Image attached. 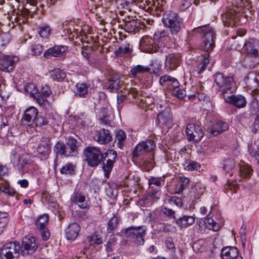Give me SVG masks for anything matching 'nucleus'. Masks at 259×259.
Returning a JSON list of instances; mask_svg holds the SVG:
<instances>
[{"label":"nucleus","mask_w":259,"mask_h":259,"mask_svg":"<svg viewBox=\"0 0 259 259\" xmlns=\"http://www.w3.org/2000/svg\"><path fill=\"white\" fill-rule=\"evenodd\" d=\"M194 31L203 33L202 42L200 46L201 49L206 53L197 58V64L196 67L198 69V73L201 74L206 69L210 62V55L209 53L212 50L215 46L214 39L215 34L211 27L209 26H203L194 29Z\"/></svg>","instance_id":"nucleus-1"},{"label":"nucleus","mask_w":259,"mask_h":259,"mask_svg":"<svg viewBox=\"0 0 259 259\" xmlns=\"http://www.w3.org/2000/svg\"><path fill=\"white\" fill-rule=\"evenodd\" d=\"M77 141L69 137L67 139L66 144L63 142L58 141L54 146V151L57 155L64 157L75 156L78 153Z\"/></svg>","instance_id":"nucleus-2"},{"label":"nucleus","mask_w":259,"mask_h":259,"mask_svg":"<svg viewBox=\"0 0 259 259\" xmlns=\"http://www.w3.org/2000/svg\"><path fill=\"white\" fill-rule=\"evenodd\" d=\"M213 78L219 91L221 92L223 97L226 94H232L233 92L234 80L232 77L218 72L213 75Z\"/></svg>","instance_id":"nucleus-3"},{"label":"nucleus","mask_w":259,"mask_h":259,"mask_svg":"<svg viewBox=\"0 0 259 259\" xmlns=\"http://www.w3.org/2000/svg\"><path fill=\"white\" fill-rule=\"evenodd\" d=\"M164 25L169 28L172 35L177 34L181 30L182 21L178 14L174 12H165L162 17Z\"/></svg>","instance_id":"nucleus-4"},{"label":"nucleus","mask_w":259,"mask_h":259,"mask_svg":"<svg viewBox=\"0 0 259 259\" xmlns=\"http://www.w3.org/2000/svg\"><path fill=\"white\" fill-rule=\"evenodd\" d=\"M83 154L85 161L91 167L97 166L101 163L104 158L101 150L97 147H86L84 150Z\"/></svg>","instance_id":"nucleus-5"},{"label":"nucleus","mask_w":259,"mask_h":259,"mask_svg":"<svg viewBox=\"0 0 259 259\" xmlns=\"http://www.w3.org/2000/svg\"><path fill=\"white\" fill-rule=\"evenodd\" d=\"M241 7L234 6L227 10L223 15L222 20L224 25L233 27L237 25L240 21L239 18L243 14ZM244 12V10H243Z\"/></svg>","instance_id":"nucleus-6"},{"label":"nucleus","mask_w":259,"mask_h":259,"mask_svg":"<svg viewBox=\"0 0 259 259\" xmlns=\"http://www.w3.org/2000/svg\"><path fill=\"white\" fill-rule=\"evenodd\" d=\"M146 227L144 226L130 227L125 230L126 237L138 245L144 243V236L146 235Z\"/></svg>","instance_id":"nucleus-7"},{"label":"nucleus","mask_w":259,"mask_h":259,"mask_svg":"<svg viewBox=\"0 0 259 259\" xmlns=\"http://www.w3.org/2000/svg\"><path fill=\"white\" fill-rule=\"evenodd\" d=\"M20 245L18 242L7 243L0 249V259H18Z\"/></svg>","instance_id":"nucleus-8"},{"label":"nucleus","mask_w":259,"mask_h":259,"mask_svg":"<svg viewBox=\"0 0 259 259\" xmlns=\"http://www.w3.org/2000/svg\"><path fill=\"white\" fill-rule=\"evenodd\" d=\"M173 121L172 114L171 109L166 106L164 110L159 111L157 115L156 120V124L162 128H168L172 124Z\"/></svg>","instance_id":"nucleus-9"},{"label":"nucleus","mask_w":259,"mask_h":259,"mask_svg":"<svg viewBox=\"0 0 259 259\" xmlns=\"http://www.w3.org/2000/svg\"><path fill=\"white\" fill-rule=\"evenodd\" d=\"M140 49L141 51L153 53L154 52H162L163 49L158 45L156 46L154 39L149 36H144L140 40Z\"/></svg>","instance_id":"nucleus-10"},{"label":"nucleus","mask_w":259,"mask_h":259,"mask_svg":"<svg viewBox=\"0 0 259 259\" xmlns=\"http://www.w3.org/2000/svg\"><path fill=\"white\" fill-rule=\"evenodd\" d=\"M38 242L36 239L33 237L26 236L22 242L20 246L21 254L23 255H27L33 253L37 249Z\"/></svg>","instance_id":"nucleus-11"},{"label":"nucleus","mask_w":259,"mask_h":259,"mask_svg":"<svg viewBox=\"0 0 259 259\" xmlns=\"http://www.w3.org/2000/svg\"><path fill=\"white\" fill-rule=\"evenodd\" d=\"M185 132L187 136V139L190 141L196 142L199 141L203 136L201 127L194 124H188Z\"/></svg>","instance_id":"nucleus-12"},{"label":"nucleus","mask_w":259,"mask_h":259,"mask_svg":"<svg viewBox=\"0 0 259 259\" xmlns=\"http://www.w3.org/2000/svg\"><path fill=\"white\" fill-rule=\"evenodd\" d=\"M18 61V58L16 56L0 55V70L8 72H12Z\"/></svg>","instance_id":"nucleus-13"},{"label":"nucleus","mask_w":259,"mask_h":259,"mask_svg":"<svg viewBox=\"0 0 259 259\" xmlns=\"http://www.w3.org/2000/svg\"><path fill=\"white\" fill-rule=\"evenodd\" d=\"M48 221L49 215L48 214H44L40 215L35 223L44 240H47L50 236L49 231L47 228Z\"/></svg>","instance_id":"nucleus-14"},{"label":"nucleus","mask_w":259,"mask_h":259,"mask_svg":"<svg viewBox=\"0 0 259 259\" xmlns=\"http://www.w3.org/2000/svg\"><path fill=\"white\" fill-rule=\"evenodd\" d=\"M181 58V55L179 53L169 54L165 59L166 67L171 70H175L180 64Z\"/></svg>","instance_id":"nucleus-15"},{"label":"nucleus","mask_w":259,"mask_h":259,"mask_svg":"<svg viewBox=\"0 0 259 259\" xmlns=\"http://www.w3.org/2000/svg\"><path fill=\"white\" fill-rule=\"evenodd\" d=\"M107 79L109 82L107 89L110 92L119 89L120 79L118 73L112 70H110L107 74Z\"/></svg>","instance_id":"nucleus-16"},{"label":"nucleus","mask_w":259,"mask_h":259,"mask_svg":"<svg viewBox=\"0 0 259 259\" xmlns=\"http://www.w3.org/2000/svg\"><path fill=\"white\" fill-rule=\"evenodd\" d=\"M224 99L226 102L233 104L239 108L244 107L246 104V99L240 95L228 97L224 96Z\"/></svg>","instance_id":"nucleus-17"},{"label":"nucleus","mask_w":259,"mask_h":259,"mask_svg":"<svg viewBox=\"0 0 259 259\" xmlns=\"http://www.w3.org/2000/svg\"><path fill=\"white\" fill-rule=\"evenodd\" d=\"M94 138L95 141L100 144H108L112 140V136L109 131L104 128L97 131Z\"/></svg>","instance_id":"nucleus-18"},{"label":"nucleus","mask_w":259,"mask_h":259,"mask_svg":"<svg viewBox=\"0 0 259 259\" xmlns=\"http://www.w3.org/2000/svg\"><path fill=\"white\" fill-rule=\"evenodd\" d=\"M246 85L251 89L259 88V74L255 72H249L244 78Z\"/></svg>","instance_id":"nucleus-19"},{"label":"nucleus","mask_w":259,"mask_h":259,"mask_svg":"<svg viewBox=\"0 0 259 259\" xmlns=\"http://www.w3.org/2000/svg\"><path fill=\"white\" fill-rule=\"evenodd\" d=\"M159 83L160 85L167 88L171 92L179 85V82L177 79L167 75L162 76L160 78Z\"/></svg>","instance_id":"nucleus-20"},{"label":"nucleus","mask_w":259,"mask_h":259,"mask_svg":"<svg viewBox=\"0 0 259 259\" xmlns=\"http://www.w3.org/2000/svg\"><path fill=\"white\" fill-rule=\"evenodd\" d=\"M67 50V47L66 46H55L47 50L44 53V56L46 58H51L52 57H58L62 56Z\"/></svg>","instance_id":"nucleus-21"},{"label":"nucleus","mask_w":259,"mask_h":259,"mask_svg":"<svg viewBox=\"0 0 259 259\" xmlns=\"http://www.w3.org/2000/svg\"><path fill=\"white\" fill-rule=\"evenodd\" d=\"M80 226L76 223L70 224L66 229V237L68 240H74L78 236Z\"/></svg>","instance_id":"nucleus-22"},{"label":"nucleus","mask_w":259,"mask_h":259,"mask_svg":"<svg viewBox=\"0 0 259 259\" xmlns=\"http://www.w3.org/2000/svg\"><path fill=\"white\" fill-rule=\"evenodd\" d=\"M228 124L223 121H218L209 129L210 133L213 136H217L228 130Z\"/></svg>","instance_id":"nucleus-23"},{"label":"nucleus","mask_w":259,"mask_h":259,"mask_svg":"<svg viewBox=\"0 0 259 259\" xmlns=\"http://www.w3.org/2000/svg\"><path fill=\"white\" fill-rule=\"evenodd\" d=\"M238 254L237 248L234 247H226L222 249L221 256L223 259H234Z\"/></svg>","instance_id":"nucleus-24"},{"label":"nucleus","mask_w":259,"mask_h":259,"mask_svg":"<svg viewBox=\"0 0 259 259\" xmlns=\"http://www.w3.org/2000/svg\"><path fill=\"white\" fill-rule=\"evenodd\" d=\"M31 11L25 9L22 11H20L17 13L16 17L15 18V23L18 25H21L22 24H25L27 22L28 17L30 13L32 12H34L35 10L31 9Z\"/></svg>","instance_id":"nucleus-25"},{"label":"nucleus","mask_w":259,"mask_h":259,"mask_svg":"<svg viewBox=\"0 0 259 259\" xmlns=\"http://www.w3.org/2000/svg\"><path fill=\"white\" fill-rule=\"evenodd\" d=\"M155 39L158 40V46L161 43L164 44V47L168 48L167 46L169 45V40L170 38L168 33L165 30L157 31L155 33Z\"/></svg>","instance_id":"nucleus-26"},{"label":"nucleus","mask_w":259,"mask_h":259,"mask_svg":"<svg viewBox=\"0 0 259 259\" xmlns=\"http://www.w3.org/2000/svg\"><path fill=\"white\" fill-rule=\"evenodd\" d=\"M37 152L44 157L48 156L51 151L50 141L45 139L41 142L37 148Z\"/></svg>","instance_id":"nucleus-27"},{"label":"nucleus","mask_w":259,"mask_h":259,"mask_svg":"<svg viewBox=\"0 0 259 259\" xmlns=\"http://www.w3.org/2000/svg\"><path fill=\"white\" fill-rule=\"evenodd\" d=\"M37 114V109L34 107L31 106L25 111L22 119L27 122H34V118H36Z\"/></svg>","instance_id":"nucleus-28"},{"label":"nucleus","mask_w":259,"mask_h":259,"mask_svg":"<svg viewBox=\"0 0 259 259\" xmlns=\"http://www.w3.org/2000/svg\"><path fill=\"white\" fill-rule=\"evenodd\" d=\"M72 201L78 205L81 208H85L87 207V202L85 201V196L80 193H75L71 197Z\"/></svg>","instance_id":"nucleus-29"},{"label":"nucleus","mask_w":259,"mask_h":259,"mask_svg":"<svg viewBox=\"0 0 259 259\" xmlns=\"http://www.w3.org/2000/svg\"><path fill=\"white\" fill-rule=\"evenodd\" d=\"M195 218L193 216L184 215L182 218L176 221V224L181 228H187L192 225L195 222Z\"/></svg>","instance_id":"nucleus-30"},{"label":"nucleus","mask_w":259,"mask_h":259,"mask_svg":"<svg viewBox=\"0 0 259 259\" xmlns=\"http://www.w3.org/2000/svg\"><path fill=\"white\" fill-rule=\"evenodd\" d=\"M190 181L188 178L186 177H180L178 183L175 186V192L176 193H181L182 191L188 187Z\"/></svg>","instance_id":"nucleus-31"},{"label":"nucleus","mask_w":259,"mask_h":259,"mask_svg":"<svg viewBox=\"0 0 259 259\" xmlns=\"http://www.w3.org/2000/svg\"><path fill=\"white\" fill-rule=\"evenodd\" d=\"M244 50H246L247 53L251 54L254 57L258 55V52L257 48L256 42L255 40H252V41H248L244 45Z\"/></svg>","instance_id":"nucleus-32"},{"label":"nucleus","mask_w":259,"mask_h":259,"mask_svg":"<svg viewBox=\"0 0 259 259\" xmlns=\"http://www.w3.org/2000/svg\"><path fill=\"white\" fill-rule=\"evenodd\" d=\"M52 119L50 116H44L42 115H38L36 116V118H34V123H35L37 126H42L49 124Z\"/></svg>","instance_id":"nucleus-33"},{"label":"nucleus","mask_w":259,"mask_h":259,"mask_svg":"<svg viewBox=\"0 0 259 259\" xmlns=\"http://www.w3.org/2000/svg\"><path fill=\"white\" fill-rule=\"evenodd\" d=\"M235 166V162L232 158H229L225 159L223 162V168L226 173L230 176L233 175V171Z\"/></svg>","instance_id":"nucleus-34"},{"label":"nucleus","mask_w":259,"mask_h":259,"mask_svg":"<svg viewBox=\"0 0 259 259\" xmlns=\"http://www.w3.org/2000/svg\"><path fill=\"white\" fill-rule=\"evenodd\" d=\"M50 75L53 80L58 81L64 80L66 76V73L59 68H56L52 70Z\"/></svg>","instance_id":"nucleus-35"},{"label":"nucleus","mask_w":259,"mask_h":259,"mask_svg":"<svg viewBox=\"0 0 259 259\" xmlns=\"http://www.w3.org/2000/svg\"><path fill=\"white\" fill-rule=\"evenodd\" d=\"M75 94L80 97H84L88 94V87L84 83H78L75 85Z\"/></svg>","instance_id":"nucleus-36"},{"label":"nucleus","mask_w":259,"mask_h":259,"mask_svg":"<svg viewBox=\"0 0 259 259\" xmlns=\"http://www.w3.org/2000/svg\"><path fill=\"white\" fill-rule=\"evenodd\" d=\"M133 50V46L130 44H126L120 46L116 51L117 55L130 54Z\"/></svg>","instance_id":"nucleus-37"},{"label":"nucleus","mask_w":259,"mask_h":259,"mask_svg":"<svg viewBox=\"0 0 259 259\" xmlns=\"http://www.w3.org/2000/svg\"><path fill=\"white\" fill-rule=\"evenodd\" d=\"M165 182L164 178L163 177H151L148 180L149 185L151 188H153L152 185H155L158 187H160L161 185H163Z\"/></svg>","instance_id":"nucleus-38"},{"label":"nucleus","mask_w":259,"mask_h":259,"mask_svg":"<svg viewBox=\"0 0 259 259\" xmlns=\"http://www.w3.org/2000/svg\"><path fill=\"white\" fill-rule=\"evenodd\" d=\"M150 70V68L148 66L138 65L133 67L131 72L132 74L136 75L138 73L148 72Z\"/></svg>","instance_id":"nucleus-39"},{"label":"nucleus","mask_w":259,"mask_h":259,"mask_svg":"<svg viewBox=\"0 0 259 259\" xmlns=\"http://www.w3.org/2000/svg\"><path fill=\"white\" fill-rule=\"evenodd\" d=\"M209 216V214L206 216L204 221L205 223L208 225V227L209 229H211L214 231H218L219 230V225Z\"/></svg>","instance_id":"nucleus-40"},{"label":"nucleus","mask_w":259,"mask_h":259,"mask_svg":"<svg viewBox=\"0 0 259 259\" xmlns=\"http://www.w3.org/2000/svg\"><path fill=\"white\" fill-rule=\"evenodd\" d=\"M51 31L50 26L45 25L39 27L38 33L41 37L48 38L50 34Z\"/></svg>","instance_id":"nucleus-41"},{"label":"nucleus","mask_w":259,"mask_h":259,"mask_svg":"<svg viewBox=\"0 0 259 259\" xmlns=\"http://www.w3.org/2000/svg\"><path fill=\"white\" fill-rule=\"evenodd\" d=\"M75 166L71 163H67L61 169L60 172L62 174L69 175L74 174Z\"/></svg>","instance_id":"nucleus-42"},{"label":"nucleus","mask_w":259,"mask_h":259,"mask_svg":"<svg viewBox=\"0 0 259 259\" xmlns=\"http://www.w3.org/2000/svg\"><path fill=\"white\" fill-rule=\"evenodd\" d=\"M248 151L250 155L252 157L257 156L259 155V146L257 142L251 143L248 145Z\"/></svg>","instance_id":"nucleus-43"},{"label":"nucleus","mask_w":259,"mask_h":259,"mask_svg":"<svg viewBox=\"0 0 259 259\" xmlns=\"http://www.w3.org/2000/svg\"><path fill=\"white\" fill-rule=\"evenodd\" d=\"M125 139L126 134L123 131L120 130L117 132L116 135V141H117V145L119 147H122Z\"/></svg>","instance_id":"nucleus-44"},{"label":"nucleus","mask_w":259,"mask_h":259,"mask_svg":"<svg viewBox=\"0 0 259 259\" xmlns=\"http://www.w3.org/2000/svg\"><path fill=\"white\" fill-rule=\"evenodd\" d=\"M141 143L147 152L152 151L155 147V143L152 140H146Z\"/></svg>","instance_id":"nucleus-45"},{"label":"nucleus","mask_w":259,"mask_h":259,"mask_svg":"<svg viewBox=\"0 0 259 259\" xmlns=\"http://www.w3.org/2000/svg\"><path fill=\"white\" fill-rule=\"evenodd\" d=\"M143 146L141 143H139L135 148L133 152V157H137L140 155H143L147 153V151L143 148Z\"/></svg>","instance_id":"nucleus-46"},{"label":"nucleus","mask_w":259,"mask_h":259,"mask_svg":"<svg viewBox=\"0 0 259 259\" xmlns=\"http://www.w3.org/2000/svg\"><path fill=\"white\" fill-rule=\"evenodd\" d=\"M252 169L247 165H241L240 166V175L244 177H249L251 174Z\"/></svg>","instance_id":"nucleus-47"},{"label":"nucleus","mask_w":259,"mask_h":259,"mask_svg":"<svg viewBox=\"0 0 259 259\" xmlns=\"http://www.w3.org/2000/svg\"><path fill=\"white\" fill-rule=\"evenodd\" d=\"M172 93L179 99H183L186 96V92L185 90L181 89L179 85L174 89Z\"/></svg>","instance_id":"nucleus-48"},{"label":"nucleus","mask_w":259,"mask_h":259,"mask_svg":"<svg viewBox=\"0 0 259 259\" xmlns=\"http://www.w3.org/2000/svg\"><path fill=\"white\" fill-rule=\"evenodd\" d=\"M114 162H112L107 160L105 163H104L103 168L105 171V176L106 178H108L109 174L112 169Z\"/></svg>","instance_id":"nucleus-49"},{"label":"nucleus","mask_w":259,"mask_h":259,"mask_svg":"<svg viewBox=\"0 0 259 259\" xmlns=\"http://www.w3.org/2000/svg\"><path fill=\"white\" fill-rule=\"evenodd\" d=\"M11 36L8 33H0V46L4 47L10 41Z\"/></svg>","instance_id":"nucleus-50"},{"label":"nucleus","mask_w":259,"mask_h":259,"mask_svg":"<svg viewBox=\"0 0 259 259\" xmlns=\"http://www.w3.org/2000/svg\"><path fill=\"white\" fill-rule=\"evenodd\" d=\"M165 244L166 245L167 248L169 250V251L172 254H175L176 249L172 239L171 238H167L165 240Z\"/></svg>","instance_id":"nucleus-51"},{"label":"nucleus","mask_w":259,"mask_h":259,"mask_svg":"<svg viewBox=\"0 0 259 259\" xmlns=\"http://www.w3.org/2000/svg\"><path fill=\"white\" fill-rule=\"evenodd\" d=\"M116 156V152L113 149L108 150L105 153V157L107 158V160L112 162H115Z\"/></svg>","instance_id":"nucleus-52"},{"label":"nucleus","mask_w":259,"mask_h":259,"mask_svg":"<svg viewBox=\"0 0 259 259\" xmlns=\"http://www.w3.org/2000/svg\"><path fill=\"white\" fill-rule=\"evenodd\" d=\"M118 218L116 216L111 218L108 224V229L112 230L116 228L118 224Z\"/></svg>","instance_id":"nucleus-53"},{"label":"nucleus","mask_w":259,"mask_h":259,"mask_svg":"<svg viewBox=\"0 0 259 259\" xmlns=\"http://www.w3.org/2000/svg\"><path fill=\"white\" fill-rule=\"evenodd\" d=\"M25 90L27 93H29L32 96L38 92L36 85L33 83H30L27 85L25 86Z\"/></svg>","instance_id":"nucleus-54"},{"label":"nucleus","mask_w":259,"mask_h":259,"mask_svg":"<svg viewBox=\"0 0 259 259\" xmlns=\"http://www.w3.org/2000/svg\"><path fill=\"white\" fill-rule=\"evenodd\" d=\"M1 190L10 196H14L16 193V191L14 189L10 187L8 185L2 186L1 187Z\"/></svg>","instance_id":"nucleus-55"},{"label":"nucleus","mask_w":259,"mask_h":259,"mask_svg":"<svg viewBox=\"0 0 259 259\" xmlns=\"http://www.w3.org/2000/svg\"><path fill=\"white\" fill-rule=\"evenodd\" d=\"M159 230L165 233H167L176 231V227L171 224H165L160 227Z\"/></svg>","instance_id":"nucleus-56"},{"label":"nucleus","mask_w":259,"mask_h":259,"mask_svg":"<svg viewBox=\"0 0 259 259\" xmlns=\"http://www.w3.org/2000/svg\"><path fill=\"white\" fill-rule=\"evenodd\" d=\"M42 51L41 45L39 44L33 45L31 46V53L33 55H37L40 54Z\"/></svg>","instance_id":"nucleus-57"},{"label":"nucleus","mask_w":259,"mask_h":259,"mask_svg":"<svg viewBox=\"0 0 259 259\" xmlns=\"http://www.w3.org/2000/svg\"><path fill=\"white\" fill-rule=\"evenodd\" d=\"M33 98L36 100V102L40 105L42 106L46 101V98L40 93L38 92L36 94L32 96Z\"/></svg>","instance_id":"nucleus-58"},{"label":"nucleus","mask_w":259,"mask_h":259,"mask_svg":"<svg viewBox=\"0 0 259 259\" xmlns=\"http://www.w3.org/2000/svg\"><path fill=\"white\" fill-rule=\"evenodd\" d=\"M191 4V0H181L179 2V7L182 11L188 9Z\"/></svg>","instance_id":"nucleus-59"},{"label":"nucleus","mask_w":259,"mask_h":259,"mask_svg":"<svg viewBox=\"0 0 259 259\" xmlns=\"http://www.w3.org/2000/svg\"><path fill=\"white\" fill-rule=\"evenodd\" d=\"M200 167V165L199 163L191 161L187 166V169L188 170H197Z\"/></svg>","instance_id":"nucleus-60"},{"label":"nucleus","mask_w":259,"mask_h":259,"mask_svg":"<svg viewBox=\"0 0 259 259\" xmlns=\"http://www.w3.org/2000/svg\"><path fill=\"white\" fill-rule=\"evenodd\" d=\"M40 94L42 95L45 98L48 97L51 93V91L50 87L45 85L42 87L41 89Z\"/></svg>","instance_id":"nucleus-61"},{"label":"nucleus","mask_w":259,"mask_h":259,"mask_svg":"<svg viewBox=\"0 0 259 259\" xmlns=\"http://www.w3.org/2000/svg\"><path fill=\"white\" fill-rule=\"evenodd\" d=\"M8 222L7 213L5 212L0 211V224H4V226H6ZM1 226V225H0Z\"/></svg>","instance_id":"nucleus-62"},{"label":"nucleus","mask_w":259,"mask_h":259,"mask_svg":"<svg viewBox=\"0 0 259 259\" xmlns=\"http://www.w3.org/2000/svg\"><path fill=\"white\" fill-rule=\"evenodd\" d=\"M162 211L166 216L171 217L173 219L175 218V212L171 209L163 207L162 209Z\"/></svg>","instance_id":"nucleus-63"},{"label":"nucleus","mask_w":259,"mask_h":259,"mask_svg":"<svg viewBox=\"0 0 259 259\" xmlns=\"http://www.w3.org/2000/svg\"><path fill=\"white\" fill-rule=\"evenodd\" d=\"M125 26V29H126L127 31H128L129 32L135 31L137 29V26L134 21L126 23Z\"/></svg>","instance_id":"nucleus-64"}]
</instances>
